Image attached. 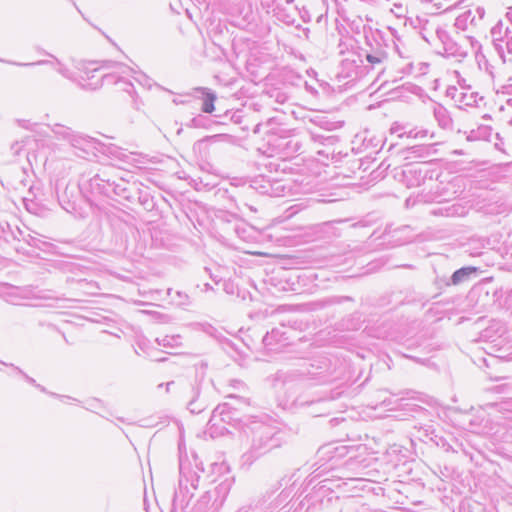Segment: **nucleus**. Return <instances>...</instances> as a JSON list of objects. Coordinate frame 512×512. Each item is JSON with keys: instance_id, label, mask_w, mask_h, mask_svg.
<instances>
[{"instance_id": "f257e3e1", "label": "nucleus", "mask_w": 512, "mask_h": 512, "mask_svg": "<svg viewBox=\"0 0 512 512\" xmlns=\"http://www.w3.org/2000/svg\"><path fill=\"white\" fill-rule=\"evenodd\" d=\"M203 462L196 456H193V462H179V487L175 491L172 512H219L223 506L232 487V479L225 478L214 489L205 492L192 506L189 507V501L193 496L192 490L198 487L200 473H204Z\"/></svg>"}, {"instance_id": "f03ea898", "label": "nucleus", "mask_w": 512, "mask_h": 512, "mask_svg": "<svg viewBox=\"0 0 512 512\" xmlns=\"http://www.w3.org/2000/svg\"><path fill=\"white\" fill-rule=\"evenodd\" d=\"M243 431L250 446L243 454L245 464L251 465L255 460L282 444L281 432L276 427L249 417L243 423Z\"/></svg>"}, {"instance_id": "7ed1b4c3", "label": "nucleus", "mask_w": 512, "mask_h": 512, "mask_svg": "<svg viewBox=\"0 0 512 512\" xmlns=\"http://www.w3.org/2000/svg\"><path fill=\"white\" fill-rule=\"evenodd\" d=\"M358 43L359 40L353 34H341L337 48L342 59L336 77L343 84L359 80L372 70L368 63L364 64L363 54L358 51Z\"/></svg>"}, {"instance_id": "20e7f679", "label": "nucleus", "mask_w": 512, "mask_h": 512, "mask_svg": "<svg viewBox=\"0 0 512 512\" xmlns=\"http://www.w3.org/2000/svg\"><path fill=\"white\" fill-rule=\"evenodd\" d=\"M101 69L107 70V72L101 74L95 82L87 83L85 85L86 87L95 90L100 88L104 83L116 84L120 85V89L127 92L129 96L136 93L134 85L130 81L125 80V76H130L136 73L132 67L118 61L103 60L101 61V66L99 68H94L92 70L93 74L91 77H88V79H94L96 77L95 73Z\"/></svg>"}, {"instance_id": "39448f33", "label": "nucleus", "mask_w": 512, "mask_h": 512, "mask_svg": "<svg viewBox=\"0 0 512 512\" xmlns=\"http://www.w3.org/2000/svg\"><path fill=\"white\" fill-rule=\"evenodd\" d=\"M455 35L457 37L451 34H418V38L427 42L436 54L461 61L468 55L472 41L471 37Z\"/></svg>"}, {"instance_id": "423d86ee", "label": "nucleus", "mask_w": 512, "mask_h": 512, "mask_svg": "<svg viewBox=\"0 0 512 512\" xmlns=\"http://www.w3.org/2000/svg\"><path fill=\"white\" fill-rule=\"evenodd\" d=\"M263 127L265 133L269 134L268 143L272 145L284 158H289L299 152L302 141L294 130H289L278 125L274 119H269L264 124H259L257 129Z\"/></svg>"}, {"instance_id": "0eeeda50", "label": "nucleus", "mask_w": 512, "mask_h": 512, "mask_svg": "<svg viewBox=\"0 0 512 512\" xmlns=\"http://www.w3.org/2000/svg\"><path fill=\"white\" fill-rule=\"evenodd\" d=\"M365 40V47L358 45V51L363 54V59L367 61L371 69L380 67L387 59L386 39L383 34H358Z\"/></svg>"}, {"instance_id": "6e6552de", "label": "nucleus", "mask_w": 512, "mask_h": 512, "mask_svg": "<svg viewBox=\"0 0 512 512\" xmlns=\"http://www.w3.org/2000/svg\"><path fill=\"white\" fill-rule=\"evenodd\" d=\"M289 344L290 337L287 335V328L284 325L273 328L262 339L263 349L267 354L282 352Z\"/></svg>"}, {"instance_id": "1a4fd4ad", "label": "nucleus", "mask_w": 512, "mask_h": 512, "mask_svg": "<svg viewBox=\"0 0 512 512\" xmlns=\"http://www.w3.org/2000/svg\"><path fill=\"white\" fill-rule=\"evenodd\" d=\"M180 396L187 404L188 410L192 414H198L206 408V403L200 398L201 387L195 381L192 384H179Z\"/></svg>"}, {"instance_id": "9d476101", "label": "nucleus", "mask_w": 512, "mask_h": 512, "mask_svg": "<svg viewBox=\"0 0 512 512\" xmlns=\"http://www.w3.org/2000/svg\"><path fill=\"white\" fill-rule=\"evenodd\" d=\"M243 422L238 417L237 408L230 403L219 404L212 411L211 417L208 421L210 427L219 426L220 423L236 424Z\"/></svg>"}, {"instance_id": "9b49d317", "label": "nucleus", "mask_w": 512, "mask_h": 512, "mask_svg": "<svg viewBox=\"0 0 512 512\" xmlns=\"http://www.w3.org/2000/svg\"><path fill=\"white\" fill-rule=\"evenodd\" d=\"M424 163H406L401 171V179L408 188L419 187L427 178Z\"/></svg>"}, {"instance_id": "f8f14e48", "label": "nucleus", "mask_w": 512, "mask_h": 512, "mask_svg": "<svg viewBox=\"0 0 512 512\" xmlns=\"http://www.w3.org/2000/svg\"><path fill=\"white\" fill-rule=\"evenodd\" d=\"M434 146L435 144L414 145L402 149L400 154L403 160L408 161V163H424L425 165L426 161L422 160L429 158L436 152Z\"/></svg>"}, {"instance_id": "ddd939ff", "label": "nucleus", "mask_w": 512, "mask_h": 512, "mask_svg": "<svg viewBox=\"0 0 512 512\" xmlns=\"http://www.w3.org/2000/svg\"><path fill=\"white\" fill-rule=\"evenodd\" d=\"M70 144L73 148H75L76 155L78 157L86 158L89 156H95L96 145L97 142L94 138L82 136L79 134H74L73 138H71Z\"/></svg>"}, {"instance_id": "4468645a", "label": "nucleus", "mask_w": 512, "mask_h": 512, "mask_svg": "<svg viewBox=\"0 0 512 512\" xmlns=\"http://www.w3.org/2000/svg\"><path fill=\"white\" fill-rule=\"evenodd\" d=\"M304 373L292 369V370H278L273 376V386H286L293 383H299L304 378Z\"/></svg>"}, {"instance_id": "2eb2a0df", "label": "nucleus", "mask_w": 512, "mask_h": 512, "mask_svg": "<svg viewBox=\"0 0 512 512\" xmlns=\"http://www.w3.org/2000/svg\"><path fill=\"white\" fill-rule=\"evenodd\" d=\"M493 39V45L503 62L512 61V34H499Z\"/></svg>"}, {"instance_id": "dca6fc26", "label": "nucleus", "mask_w": 512, "mask_h": 512, "mask_svg": "<svg viewBox=\"0 0 512 512\" xmlns=\"http://www.w3.org/2000/svg\"><path fill=\"white\" fill-rule=\"evenodd\" d=\"M7 63H9L11 65L19 66V67H33V66H39V65H51L58 73H60L64 77H66V78H70L71 77L69 69L66 68L64 65H62L58 60H55V62L48 61V60H39V61L27 62V63L8 61Z\"/></svg>"}, {"instance_id": "f3484780", "label": "nucleus", "mask_w": 512, "mask_h": 512, "mask_svg": "<svg viewBox=\"0 0 512 512\" xmlns=\"http://www.w3.org/2000/svg\"><path fill=\"white\" fill-rule=\"evenodd\" d=\"M100 172L102 177L100 181L105 184L106 196L111 197L113 191L112 188L114 186L115 181L118 180V174L120 171L114 166H106L102 168Z\"/></svg>"}, {"instance_id": "a211bd4d", "label": "nucleus", "mask_w": 512, "mask_h": 512, "mask_svg": "<svg viewBox=\"0 0 512 512\" xmlns=\"http://www.w3.org/2000/svg\"><path fill=\"white\" fill-rule=\"evenodd\" d=\"M120 174H122V173L119 172L118 180L115 181L114 186L112 188L113 189L112 195L129 200L132 197L129 180ZM124 174L128 175V173H124Z\"/></svg>"}, {"instance_id": "6ab92c4d", "label": "nucleus", "mask_w": 512, "mask_h": 512, "mask_svg": "<svg viewBox=\"0 0 512 512\" xmlns=\"http://www.w3.org/2000/svg\"><path fill=\"white\" fill-rule=\"evenodd\" d=\"M195 92L199 93L203 99L202 111L205 113H212L214 111V102L217 98L216 94L208 88H195Z\"/></svg>"}, {"instance_id": "aec40b11", "label": "nucleus", "mask_w": 512, "mask_h": 512, "mask_svg": "<svg viewBox=\"0 0 512 512\" xmlns=\"http://www.w3.org/2000/svg\"><path fill=\"white\" fill-rule=\"evenodd\" d=\"M138 350H140L146 357L150 358L151 360L158 362H163L166 360L165 358H158L156 356V354L159 352L158 349L151 346L147 339H139L137 341V349H135V353L140 355Z\"/></svg>"}, {"instance_id": "412c9836", "label": "nucleus", "mask_w": 512, "mask_h": 512, "mask_svg": "<svg viewBox=\"0 0 512 512\" xmlns=\"http://www.w3.org/2000/svg\"><path fill=\"white\" fill-rule=\"evenodd\" d=\"M204 54L214 60L223 59L225 50L214 39H210L209 41L204 39Z\"/></svg>"}, {"instance_id": "4be33fe9", "label": "nucleus", "mask_w": 512, "mask_h": 512, "mask_svg": "<svg viewBox=\"0 0 512 512\" xmlns=\"http://www.w3.org/2000/svg\"><path fill=\"white\" fill-rule=\"evenodd\" d=\"M434 117L441 128L448 129V130L452 129L453 120H452L448 110L444 106L437 105L434 108Z\"/></svg>"}, {"instance_id": "5701e85b", "label": "nucleus", "mask_w": 512, "mask_h": 512, "mask_svg": "<svg viewBox=\"0 0 512 512\" xmlns=\"http://www.w3.org/2000/svg\"><path fill=\"white\" fill-rule=\"evenodd\" d=\"M477 269L472 266L462 267L456 270L451 276V283L453 285H458L460 283L466 282L470 279V277L475 274Z\"/></svg>"}, {"instance_id": "b1692460", "label": "nucleus", "mask_w": 512, "mask_h": 512, "mask_svg": "<svg viewBox=\"0 0 512 512\" xmlns=\"http://www.w3.org/2000/svg\"><path fill=\"white\" fill-rule=\"evenodd\" d=\"M106 153L112 158L124 163H130L133 158V153H127L124 149L115 145L107 147Z\"/></svg>"}, {"instance_id": "393cba45", "label": "nucleus", "mask_w": 512, "mask_h": 512, "mask_svg": "<svg viewBox=\"0 0 512 512\" xmlns=\"http://www.w3.org/2000/svg\"><path fill=\"white\" fill-rule=\"evenodd\" d=\"M390 36V40L393 43L394 49L397 51L400 57L408 58L410 57L411 49H408L405 45V40L402 36L398 34H388Z\"/></svg>"}, {"instance_id": "a878e982", "label": "nucleus", "mask_w": 512, "mask_h": 512, "mask_svg": "<svg viewBox=\"0 0 512 512\" xmlns=\"http://www.w3.org/2000/svg\"><path fill=\"white\" fill-rule=\"evenodd\" d=\"M100 179H102V177L99 171L87 181L88 187L92 193L106 196L105 184L101 182Z\"/></svg>"}, {"instance_id": "bb28decb", "label": "nucleus", "mask_w": 512, "mask_h": 512, "mask_svg": "<svg viewBox=\"0 0 512 512\" xmlns=\"http://www.w3.org/2000/svg\"><path fill=\"white\" fill-rule=\"evenodd\" d=\"M181 340L182 338L180 335H165L162 338H156L157 344L165 348L180 347L182 344Z\"/></svg>"}, {"instance_id": "cd10ccee", "label": "nucleus", "mask_w": 512, "mask_h": 512, "mask_svg": "<svg viewBox=\"0 0 512 512\" xmlns=\"http://www.w3.org/2000/svg\"><path fill=\"white\" fill-rule=\"evenodd\" d=\"M52 132L58 137V138H61V139H64V140H67V141H71V138H73L75 132L69 128V127H66L64 125H61V124H55L53 125L52 127Z\"/></svg>"}, {"instance_id": "c85d7f7f", "label": "nucleus", "mask_w": 512, "mask_h": 512, "mask_svg": "<svg viewBox=\"0 0 512 512\" xmlns=\"http://www.w3.org/2000/svg\"><path fill=\"white\" fill-rule=\"evenodd\" d=\"M407 72L417 76L425 75L428 72L429 64L426 62H420L416 66L413 63L407 65Z\"/></svg>"}, {"instance_id": "c756f323", "label": "nucleus", "mask_w": 512, "mask_h": 512, "mask_svg": "<svg viewBox=\"0 0 512 512\" xmlns=\"http://www.w3.org/2000/svg\"><path fill=\"white\" fill-rule=\"evenodd\" d=\"M353 299L349 296H331L321 300V306H329L334 304H341L344 301H352Z\"/></svg>"}, {"instance_id": "7c9ffc66", "label": "nucleus", "mask_w": 512, "mask_h": 512, "mask_svg": "<svg viewBox=\"0 0 512 512\" xmlns=\"http://www.w3.org/2000/svg\"><path fill=\"white\" fill-rule=\"evenodd\" d=\"M478 65L479 68L484 70L492 79L495 78L494 66L491 65L484 56H481V58L478 59Z\"/></svg>"}, {"instance_id": "2f4dec72", "label": "nucleus", "mask_w": 512, "mask_h": 512, "mask_svg": "<svg viewBox=\"0 0 512 512\" xmlns=\"http://www.w3.org/2000/svg\"><path fill=\"white\" fill-rule=\"evenodd\" d=\"M311 138H312V140L314 142H319V143H322L324 145H332L335 142V139L332 136H324V135H320V134H312Z\"/></svg>"}, {"instance_id": "473e14b6", "label": "nucleus", "mask_w": 512, "mask_h": 512, "mask_svg": "<svg viewBox=\"0 0 512 512\" xmlns=\"http://www.w3.org/2000/svg\"><path fill=\"white\" fill-rule=\"evenodd\" d=\"M23 202L28 212L35 215L39 214L40 207L35 201L24 198Z\"/></svg>"}, {"instance_id": "72a5a7b5", "label": "nucleus", "mask_w": 512, "mask_h": 512, "mask_svg": "<svg viewBox=\"0 0 512 512\" xmlns=\"http://www.w3.org/2000/svg\"><path fill=\"white\" fill-rule=\"evenodd\" d=\"M207 121V118L202 116V115H199L197 117H194L190 120V124L189 126L190 127H194V128H200V127H205V122Z\"/></svg>"}, {"instance_id": "f704fd0d", "label": "nucleus", "mask_w": 512, "mask_h": 512, "mask_svg": "<svg viewBox=\"0 0 512 512\" xmlns=\"http://www.w3.org/2000/svg\"><path fill=\"white\" fill-rule=\"evenodd\" d=\"M236 512H262V511H261L260 507H258L257 505L248 504V505L242 506Z\"/></svg>"}, {"instance_id": "c9c22d12", "label": "nucleus", "mask_w": 512, "mask_h": 512, "mask_svg": "<svg viewBox=\"0 0 512 512\" xmlns=\"http://www.w3.org/2000/svg\"><path fill=\"white\" fill-rule=\"evenodd\" d=\"M229 386L236 390H245L246 389L245 384L242 381L237 380V379H231L229 381Z\"/></svg>"}, {"instance_id": "e433bc0d", "label": "nucleus", "mask_w": 512, "mask_h": 512, "mask_svg": "<svg viewBox=\"0 0 512 512\" xmlns=\"http://www.w3.org/2000/svg\"><path fill=\"white\" fill-rule=\"evenodd\" d=\"M10 366H11V367H13V368L17 371V373H19L20 375H22V376L26 379V381H27L28 383H30V384H32V385H34V386H35V384H37V383H36V381H35V379H33L32 377L28 376V375H27L23 370H21L19 367H16V366H14L13 364H10Z\"/></svg>"}, {"instance_id": "4c0bfd02", "label": "nucleus", "mask_w": 512, "mask_h": 512, "mask_svg": "<svg viewBox=\"0 0 512 512\" xmlns=\"http://www.w3.org/2000/svg\"><path fill=\"white\" fill-rule=\"evenodd\" d=\"M140 85L151 87L150 79L146 75H140V77L134 78Z\"/></svg>"}, {"instance_id": "58836bf2", "label": "nucleus", "mask_w": 512, "mask_h": 512, "mask_svg": "<svg viewBox=\"0 0 512 512\" xmlns=\"http://www.w3.org/2000/svg\"><path fill=\"white\" fill-rule=\"evenodd\" d=\"M131 97V100H132V105L134 107V109L136 110H140L143 106V103L142 101L138 98L137 94H133L130 96Z\"/></svg>"}, {"instance_id": "ea45409f", "label": "nucleus", "mask_w": 512, "mask_h": 512, "mask_svg": "<svg viewBox=\"0 0 512 512\" xmlns=\"http://www.w3.org/2000/svg\"><path fill=\"white\" fill-rule=\"evenodd\" d=\"M35 387H36L37 389H39L41 392L47 393V390H46V388H45L44 386H42V385H40V384H35ZM48 394H49V395H51V396H54V397L61 398V399H62V398L71 399V397H69V396L58 395V394L53 393V392H48Z\"/></svg>"}, {"instance_id": "a19ab883", "label": "nucleus", "mask_w": 512, "mask_h": 512, "mask_svg": "<svg viewBox=\"0 0 512 512\" xmlns=\"http://www.w3.org/2000/svg\"><path fill=\"white\" fill-rule=\"evenodd\" d=\"M17 123L20 127L28 129V130H33V126L35 125L34 123H31L29 120H24V119L17 120Z\"/></svg>"}, {"instance_id": "79ce46f5", "label": "nucleus", "mask_w": 512, "mask_h": 512, "mask_svg": "<svg viewBox=\"0 0 512 512\" xmlns=\"http://www.w3.org/2000/svg\"><path fill=\"white\" fill-rule=\"evenodd\" d=\"M206 368H207V364L204 362L197 364L196 365L197 376L200 375V377L203 378L205 375Z\"/></svg>"}, {"instance_id": "37998d69", "label": "nucleus", "mask_w": 512, "mask_h": 512, "mask_svg": "<svg viewBox=\"0 0 512 512\" xmlns=\"http://www.w3.org/2000/svg\"><path fill=\"white\" fill-rule=\"evenodd\" d=\"M177 296L179 297L178 304L179 305H185L188 302V295L184 294L182 292H176Z\"/></svg>"}, {"instance_id": "c03bdc74", "label": "nucleus", "mask_w": 512, "mask_h": 512, "mask_svg": "<svg viewBox=\"0 0 512 512\" xmlns=\"http://www.w3.org/2000/svg\"><path fill=\"white\" fill-rule=\"evenodd\" d=\"M503 28V21L499 20L490 30V32H500Z\"/></svg>"}, {"instance_id": "a18cd8bd", "label": "nucleus", "mask_w": 512, "mask_h": 512, "mask_svg": "<svg viewBox=\"0 0 512 512\" xmlns=\"http://www.w3.org/2000/svg\"><path fill=\"white\" fill-rule=\"evenodd\" d=\"M229 398H235V399H238L237 396H235L234 394H229L228 395ZM239 400L241 401V403L245 404V405H249V402L247 401V399H244L243 397H239Z\"/></svg>"}, {"instance_id": "49530a36", "label": "nucleus", "mask_w": 512, "mask_h": 512, "mask_svg": "<svg viewBox=\"0 0 512 512\" xmlns=\"http://www.w3.org/2000/svg\"><path fill=\"white\" fill-rule=\"evenodd\" d=\"M175 385H176V383H175L174 381L167 382V383L165 384L166 391H167V392H170V391H171V388H172L173 386H175Z\"/></svg>"}, {"instance_id": "de8ad7c7", "label": "nucleus", "mask_w": 512, "mask_h": 512, "mask_svg": "<svg viewBox=\"0 0 512 512\" xmlns=\"http://www.w3.org/2000/svg\"><path fill=\"white\" fill-rule=\"evenodd\" d=\"M506 18L512 25V7H510L509 10L507 11Z\"/></svg>"}, {"instance_id": "09e8293b", "label": "nucleus", "mask_w": 512, "mask_h": 512, "mask_svg": "<svg viewBox=\"0 0 512 512\" xmlns=\"http://www.w3.org/2000/svg\"><path fill=\"white\" fill-rule=\"evenodd\" d=\"M319 453H330V447H322L319 451Z\"/></svg>"}, {"instance_id": "8fccbe9b", "label": "nucleus", "mask_w": 512, "mask_h": 512, "mask_svg": "<svg viewBox=\"0 0 512 512\" xmlns=\"http://www.w3.org/2000/svg\"><path fill=\"white\" fill-rule=\"evenodd\" d=\"M477 12L480 15V17H482L483 14H484V9L483 8H477Z\"/></svg>"}, {"instance_id": "3c124183", "label": "nucleus", "mask_w": 512, "mask_h": 512, "mask_svg": "<svg viewBox=\"0 0 512 512\" xmlns=\"http://www.w3.org/2000/svg\"><path fill=\"white\" fill-rule=\"evenodd\" d=\"M384 72V69L383 68H380V72L378 73L377 75V80L380 78V75Z\"/></svg>"}, {"instance_id": "603ef678", "label": "nucleus", "mask_w": 512, "mask_h": 512, "mask_svg": "<svg viewBox=\"0 0 512 512\" xmlns=\"http://www.w3.org/2000/svg\"><path fill=\"white\" fill-rule=\"evenodd\" d=\"M508 298L512 301V290L508 293Z\"/></svg>"}, {"instance_id": "864d4df0", "label": "nucleus", "mask_w": 512, "mask_h": 512, "mask_svg": "<svg viewBox=\"0 0 512 512\" xmlns=\"http://www.w3.org/2000/svg\"><path fill=\"white\" fill-rule=\"evenodd\" d=\"M105 38L110 41L111 43H113V41L110 39V37L108 35L105 34Z\"/></svg>"}, {"instance_id": "5fc2aeb1", "label": "nucleus", "mask_w": 512, "mask_h": 512, "mask_svg": "<svg viewBox=\"0 0 512 512\" xmlns=\"http://www.w3.org/2000/svg\"><path fill=\"white\" fill-rule=\"evenodd\" d=\"M420 133H421V137H424V136L426 135V133H427V132H426V131H422V132H420Z\"/></svg>"}, {"instance_id": "6e6d98bb", "label": "nucleus", "mask_w": 512, "mask_h": 512, "mask_svg": "<svg viewBox=\"0 0 512 512\" xmlns=\"http://www.w3.org/2000/svg\"><path fill=\"white\" fill-rule=\"evenodd\" d=\"M290 54H294V50L292 48H289V51H288Z\"/></svg>"}, {"instance_id": "4d7b16f0", "label": "nucleus", "mask_w": 512, "mask_h": 512, "mask_svg": "<svg viewBox=\"0 0 512 512\" xmlns=\"http://www.w3.org/2000/svg\"><path fill=\"white\" fill-rule=\"evenodd\" d=\"M308 402H299V405L300 406H304L305 404H307Z\"/></svg>"}, {"instance_id": "13d9d810", "label": "nucleus", "mask_w": 512, "mask_h": 512, "mask_svg": "<svg viewBox=\"0 0 512 512\" xmlns=\"http://www.w3.org/2000/svg\"><path fill=\"white\" fill-rule=\"evenodd\" d=\"M40 298L49 299L50 297L49 296H41Z\"/></svg>"}, {"instance_id": "bf43d9fd", "label": "nucleus", "mask_w": 512, "mask_h": 512, "mask_svg": "<svg viewBox=\"0 0 512 512\" xmlns=\"http://www.w3.org/2000/svg\"><path fill=\"white\" fill-rule=\"evenodd\" d=\"M395 6H396L398 9H402V6H401V5H397V4H395Z\"/></svg>"}, {"instance_id": "052dcab7", "label": "nucleus", "mask_w": 512, "mask_h": 512, "mask_svg": "<svg viewBox=\"0 0 512 512\" xmlns=\"http://www.w3.org/2000/svg\"><path fill=\"white\" fill-rule=\"evenodd\" d=\"M436 33L442 32L439 28L435 30Z\"/></svg>"}, {"instance_id": "680f3d73", "label": "nucleus", "mask_w": 512, "mask_h": 512, "mask_svg": "<svg viewBox=\"0 0 512 512\" xmlns=\"http://www.w3.org/2000/svg\"><path fill=\"white\" fill-rule=\"evenodd\" d=\"M508 32H510V31H509V28H508V27H506V28H505V33H508Z\"/></svg>"}, {"instance_id": "e2e57ef3", "label": "nucleus", "mask_w": 512, "mask_h": 512, "mask_svg": "<svg viewBox=\"0 0 512 512\" xmlns=\"http://www.w3.org/2000/svg\"><path fill=\"white\" fill-rule=\"evenodd\" d=\"M299 58H300V59H302V60H304V57H303V55H302V54H300V55H299Z\"/></svg>"}, {"instance_id": "0e129e2a", "label": "nucleus", "mask_w": 512, "mask_h": 512, "mask_svg": "<svg viewBox=\"0 0 512 512\" xmlns=\"http://www.w3.org/2000/svg\"><path fill=\"white\" fill-rule=\"evenodd\" d=\"M16 146H18V143H15V144L12 146V149H14Z\"/></svg>"}]
</instances>
